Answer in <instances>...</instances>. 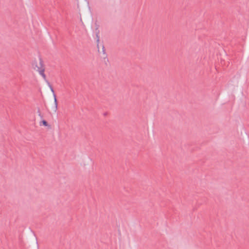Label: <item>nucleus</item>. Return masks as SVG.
<instances>
[{
	"mask_svg": "<svg viewBox=\"0 0 249 249\" xmlns=\"http://www.w3.org/2000/svg\"><path fill=\"white\" fill-rule=\"evenodd\" d=\"M50 87L51 91L53 93V97H54V104H55V110H54V111H56L57 109V99H56V95L54 94V90H53V87H52V86L50 85Z\"/></svg>",
	"mask_w": 249,
	"mask_h": 249,
	"instance_id": "2",
	"label": "nucleus"
},
{
	"mask_svg": "<svg viewBox=\"0 0 249 249\" xmlns=\"http://www.w3.org/2000/svg\"><path fill=\"white\" fill-rule=\"evenodd\" d=\"M41 123H42V124L44 126L48 125V124L47 122L45 120L42 121Z\"/></svg>",
	"mask_w": 249,
	"mask_h": 249,
	"instance_id": "3",
	"label": "nucleus"
},
{
	"mask_svg": "<svg viewBox=\"0 0 249 249\" xmlns=\"http://www.w3.org/2000/svg\"><path fill=\"white\" fill-rule=\"evenodd\" d=\"M102 47H102L103 52L104 53H105V49L104 46H103Z\"/></svg>",
	"mask_w": 249,
	"mask_h": 249,
	"instance_id": "5",
	"label": "nucleus"
},
{
	"mask_svg": "<svg viewBox=\"0 0 249 249\" xmlns=\"http://www.w3.org/2000/svg\"><path fill=\"white\" fill-rule=\"evenodd\" d=\"M97 37V42L99 43V36H98V34L96 35Z\"/></svg>",
	"mask_w": 249,
	"mask_h": 249,
	"instance_id": "4",
	"label": "nucleus"
},
{
	"mask_svg": "<svg viewBox=\"0 0 249 249\" xmlns=\"http://www.w3.org/2000/svg\"><path fill=\"white\" fill-rule=\"evenodd\" d=\"M32 68L34 70L38 71L43 78L46 79V75L44 73L45 66L41 58L39 57L38 59L34 61L32 63Z\"/></svg>",
	"mask_w": 249,
	"mask_h": 249,
	"instance_id": "1",
	"label": "nucleus"
},
{
	"mask_svg": "<svg viewBox=\"0 0 249 249\" xmlns=\"http://www.w3.org/2000/svg\"><path fill=\"white\" fill-rule=\"evenodd\" d=\"M97 47H98V48H99V44H97ZM98 51H99V50H98Z\"/></svg>",
	"mask_w": 249,
	"mask_h": 249,
	"instance_id": "6",
	"label": "nucleus"
}]
</instances>
